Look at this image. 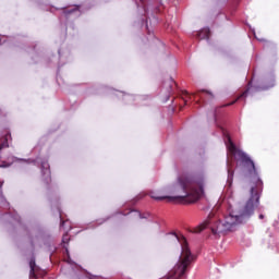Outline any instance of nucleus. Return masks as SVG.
I'll return each instance as SVG.
<instances>
[{"mask_svg": "<svg viewBox=\"0 0 279 279\" xmlns=\"http://www.w3.org/2000/svg\"><path fill=\"white\" fill-rule=\"evenodd\" d=\"M204 186H206L204 172H186L178 178V182L173 186L175 196L158 195L156 192H150L149 195L157 202L178 199L181 204H195L204 195Z\"/></svg>", "mask_w": 279, "mask_h": 279, "instance_id": "nucleus-2", "label": "nucleus"}, {"mask_svg": "<svg viewBox=\"0 0 279 279\" xmlns=\"http://www.w3.org/2000/svg\"><path fill=\"white\" fill-rule=\"evenodd\" d=\"M12 137L10 133H7L2 138H0V151L1 149H8L10 147V144H8V141ZM0 167H8V165L3 163L0 165Z\"/></svg>", "mask_w": 279, "mask_h": 279, "instance_id": "nucleus-5", "label": "nucleus"}, {"mask_svg": "<svg viewBox=\"0 0 279 279\" xmlns=\"http://www.w3.org/2000/svg\"><path fill=\"white\" fill-rule=\"evenodd\" d=\"M73 12H77V8L70 9V10H68V9H64V10H63V14H64L65 16H69V14H73Z\"/></svg>", "mask_w": 279, "mask_h": 279, "instance_id": "nucleus-9", "label": "nucleus"}, {"mask_svg": "<svg viewBox=\"0 0 279 279\" xmlns=\"http://www.w3.org/2000/svg\"><path fill=\"white\" fill-rule=\"evenodd\" d=\"M199 38H210V31L209 29H203L198 33Z\"/></svg>", "mask_w": 279, "mask_h": 279, "instance_id": "nucleus-8", "label": "nucleus"}, {"mask_svg": "<svg viewBox=\"0 0 279 279\" xmlns=\"http://www.w3.org/2000/svg\"><path fill=\"white\" fill-rule=\"evenodd\" d=\"M184 95H189V93H187V92H185V93H184Z\"/></svg>", "mask_w": 279, "mask_h": 279, "instance_id": "nucleus-14", "label": "nucleus"}, {"mask_svg": "<svg viewBox=\"0 0 279 279\" xmlns=\"http://www.w3.org/2000/svg\"><path fill=\"white\" fill-rule=\"evenodd\" d=\"M250 88H252V82H248L247 88L240 96H238L235 100L223 105L222 108H228V106H234V104H236L239 99H245V97H247V95L250 94Z\"/></svg>", "mask_w": 279, "mask_h": 279, "instance_id": "nucleus-4", "label": "nucleus"}, {"mask_svg": "<svg viewBox=\"0 0 279 279\" xmlns=\"http://www.w3.org/2000/svg\"><path fill=\"white\" fill-rule=\"evenodd\" d=\"M44 178H45L46 184H49L51 182V170L46 169L44 171Z\"/></svg>", "mask_w": 279, "mask_h": 279, "instance_id": "nucleus-7", "label": "nucleus"}, {"mask_svg": "<svg viewBox=\"0 0 279 279\" xmlns=\"http://www.w3.org/2000/svg\"><path fill=\"white\" fill-rule=\"evenodd\" d=\"M65 248L66 255L69 256V248L66 247V245L63 246Z\"/></svg>", "mask_w": 279, "mask_h": 279, "instance_id": "nucleus-11", "label": "nucleus"}, {"mask_svg": "<svg viewBox=\"0 0 279 279\" xmlns=\"http://www.w3.org/2000/svg\"><path fill=\"white\" fill-rule=\"evenodd\" d=\"M31 267V278H36V271H38V266H36V259H31L29 262Z\"/></svg>", "mask_w": 279, "mask_h": 279, "instance_id": "nucleus-6", "label": "nucleus"}, {"mask_svg": "<svg viewBox=\"0 0 279 279\" xmlns=\"http://www.w3.org/2000/svg\"><path fill=\"white\" fill-rule=\"evenodd\" d=\"M228 141L229 151L238 156L239 160L244 167V175L246 180L255 184V186L251 187V197L242 209H239V205L229 204L228 215L225 216L222 221L215 220L209 216L207 220H205L203 223L194 229L193 232H195L196 234H198V232H203V230H206V228H209L215 236L219 234H226V232H232L235 226H239V223H243L245 219L254 215V209L259 204L260 194H258V191L256 189H263V180H260V177L258 175L256 165L254 163L252 158L247 156V154H245L243 150L236 149V145H234L230 137H228Z\"/></svg>", "mask_w": 279, "mask_h": 279, "instance_id": "nucleus-1", "label": "nucleus"}, {"mask_svg": "<svg viewBox=\"0 0 279 279\" xmlns=\"http://www.w3.org/2000/svg\"><path fill=\"white\" fill-rule=\"evenodd\" d=\"M195 99H199V101H206V99H213L215 97L209 90L201 89L194 94Z\"/></svg>", "mask_w": 279, "mask_h": 279, "instance_id": "nucleus-3", "label": "nucleus"}, {"mask_svg": "<svg viewBox=\"0 0 279 279\" xmlns=\"http://www.w3.org/2000/svg\"><path fill=\"white\" fill-rule=\"evenodd\" d=\"M171 84H173V86H175V83L173 81H171Z\"/></svg>", "mask_w": 279, "mask_h": 279, "instance_id": "nucleus-13", "label": "nucleus"}, {"mask_svg": "<svg viewBox=\"0 0 279 279\" xmlns=\"http://www.w3.org/2000/svg\"><path fill=\"white\" fill-rule=\"evenodd\" d=\"M184 104H186V99H183Z\"/></svg>", "mask_w": 279, "mask_h": 279, "instance_id": "nucleus-15", "label": "nucleus"}, {"mask_svg": "<svg viewBox=\"0 0 279 279\" xmlns=\"http://www.w3.org/2000/svg\"><path fill=\"white\" fill-rule=\"evenodd\" d=\"M69 241H71V238H69V233H65L62 238V243L68 245Z\"/></svg>", "mask_w": 279, "mask_h": 279, "instance_id": "nucleus-10", "label": "nucleus"}, {"mask_svg": "<svg viewBox=\"0 0 279 279\" xmlns=\"http://www.w3.org/2000/svg\"><path fill=\"white\" fill-rule=\"evenodd\" d=\"M259 219H265V216L263 214H260Z\"/></svg>", "mask_w": 279, "mask_h": 279, "instance_id": "nucleus-12", "label": "nucleus"}, {"mask_svg": "<svg viewBox=\"0 0 279 279\" xmlns=\"http://www.w3.org/2000/svg\"><path fill=\"white\" fill-rule=\"evenodd\" d=\"M142 3H143V1H145V0H140Z\"/></svg>", "mask_w": 279, "mask_h": 279, "instance_id": "nucleus-16", "label": "nucleus"}]
</instances>
